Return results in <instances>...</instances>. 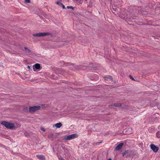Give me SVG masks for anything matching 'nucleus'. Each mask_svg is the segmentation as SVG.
<instances>
[{
    "instance_id": "obj_1",
    "label": "nucleus",
    "mask_w": 160,
    "mask_h": 160,
    "mask_svg": "<svg viewBox=\"0 0 160 160\" xmlns=\"http://www.w3.org/2000/svg\"><path fill=\"white\" fill-rule=\"evenodd\" d=\"M1 123L8 128L12 129L14 128V125L11 122L3 121Z\"/></svg>"
},
{
    "instance_id": "obj_2",
    "label": "nucleus",
    "mask_w": 160,
    "mask_h": 160,
    "mask_svg": "<svg viewBox=\"0 0 160 160\" xmlns=\"http://www.w3.org/2000/svg\"><path fill=\"white\" fill-rule=\"evenodd\" d=\"M92 64H90L89 66L87 67L84 66H80L79 67L78 66H73L71 67V69H81L82 70H84L87 68H92Z\"/></svg>"
},
{
    "instance_id": "obj_3",
    "label": "nucleus",
    "mask_w": 160,
    "mask_h": 160,
    "mask_svg": "<svg viewBox=\"0 0 160 160\" xmlns=\"http://www.w3.org/2000/svg\"><path fill=\"white\" fill-rule=\"evenodd\" d=\"M41 108L40 106H34L33 107H30L29 108V111L30 112H33L37 110H39Z\"/></svg>"
},
{
    "instance_id": "obj_4",
    "label": "nucleus",
    "mask_w": 160,
    "mask_h": 160,
    "mask_svg": "<svg viewBox=\"0 0 160 160\" xmlns=\"http://www.w3.org/2000/svg\"><path fill=\"white\" fill-rule=\"evenodd\" d=\"M49 34H50L49 33L43 32L34 33L33 34V36L34 37H41L47 36Z\"/></svg>"
},
{
    "instance_id": "obj_5",
    "label": "nucleus",
    "mask_w": 160,
    "mask_h": 160,
    "mask_svg": "<svg viewBox=\"0 0 160 160\" xmlns=\"http://www.w3.org/2000/svg\"><path fill=\"white\" fill-rule=\"evenodd\" d=\"M76 136V134H71L68 136L65 137L63 140H70L74 138Z\"/></svg>"
},
{
    "instance_id": "obj_6",
    "label": "nucleus",
    "mask_w": 160,
    "mask_h": 160,
    "mask_svg": "<svg viewBox=\"0 0 160 160\" xmlns=\"http://www.w3.org/2000/svg\"><path fill=\"white\" fill-rule=\"evenodd\" d=\"M151 149L154 152H157L159 150V148L156 147L155 145L152 144L150 146Z\"/></svg>"
},
{
    "instance_id": "obj_7",
    "label": "nucleus",
    "mask_w": 160,
    "mask_h": 160,
    "mask_svg": "<svg viewBox=\"0 0 160 160\" xmlns=\"http://www.w3.org/2000/svg\"><path fill=\"white\" fill-rule=\"evenodd\" d=\"M105 80L109 82L110 83H113L114 82L112 77L107 76L105 77Z\"/></svg>"
},
{
    "instance_id": "obj_8",
    "label": "nucleus",
    "mask_w": 160,
    "mask_h": 160,
    "mask_svg": "<svg viewBox=\"0 0 160 160\" xmlns=\"http://www.w3.org/2000/svg\"><path fill=\"white\" fill-rule=\"evenodd\" d=\"M124 144L123 143H121L119 144L115 148V149L116 151H119L122 148Z\"/></svg>"
},
{
    "instance_id": "obj_9",
    "label": "nucleus",
    "mask_w": 160,
    "mask_h": 160,
    "mask_svg": "<svg viewBox=\"0 0 160 160\" xmlns=\"http://www.w3.org/2000/svg\"><path fill=\"white\" fill-rule=\"evenodd\" d=\"M36 157L41 160H45L44 156L42 155H37Z\"/></svg>"
},
{
    "instance_id": "obj_10",
    "label": "nucleus",
    "mask_w": 160,
    "mask_h": 160,
    "mask_svg": "<svg viewBox=\"0 0 160 160\" xmlns=\"http://www.w3.org/2000/svg\"><path fill=\"white\" fill-rule=\"evenodd\" d=\"M116 8H113V10L112 12L116 15H117L118 16L120 15V13L119 12V11L117 9L115 10Z\"/></svg>"
},
{
    "instance_id": "obj_11",
    "label": "nucleus",
    "mask_w": 160,
    "mask_h": 160,
    "mask_svg": "<svg viewBox=\"0 0 160 160\" xmlns=\"http://www.w3.org/2000/svg\"><path fill=\"white\" fill-rule=\"evenodd\" d=\"M121 106V104L120 103H116L114 104H113L112 105V106H115L119 107Z\"/></svg>"
},
{
    "instance_id": "obj_12",
    "label": "nucleus",
    "mask_w": 160,
    "mask_h": 160,
    "mask_svg": "<svg viewBox=\"0 0 160 160\" xmlns=\"http://www.w3.org/2000/svg\"><path fill=\"white\" fill-rule=\"evenodd\" d=\"M34 67L36 69H38L40 68V65L38 63H36L35 64Z\"/></svg>"
},
{
    "instance_id": "obj_13",
    "label": "nucleus",
    "mask_w": 160,
    "mask_h": 160,
    "mask_svg": "<svg viewBox=\"0 0 160 160\" xmlns=\"http://www.w3.org/2000/svg\"><path fill=\"white\" fill-rule=\"evenodd\" d=\"M55 125L56 127L60 128L62 126V124L61 123H58L56 124Z\"/></svg>"
},
{
    "instance_id": "obj_14",
    "label": "nucleus",
    "mask_w": 160,
    "mask_h": 160,
    "mask_svg": "<svg viewBox=\"0 0 160 160\" xmlns=\"http://www.w3.org/2000/svg\"><path fill=\"white\" fill-rule=\"evenodd\" d=\"M102 142H93V145L94 146H97L98 145H99L100 143H102Z\"/></svg>"
},
{
    "instance_id": "obj_15",
    "label": "nucleus",
    "mask_w": 160,
    "mask_h": 160,
    "mask_svg": "<svg viewBox=\"0 0 160 160\" xmlns=\"http://www.w3.org/2000/svg\"><path fill=\"white\" fill-rule=\"evenodd\" d=\"M56 3L57 4H59V3H60V4H61V5L62 6L63 9L66 8L65 6L60 1H58L57 2H56Z\"/></svg>"
},
{
    "instance_id": "obj_16",
    "label": "nucleus",
    "mask_w": 160,
    "mask_h": 160,
    "mask_svg": "<svg viewBox=\"0 0 160 160\" xmlns=\"http://www.w3.org/2000/svg\"><path fill=\"white\" fill-rule=\"evenodd\" d=\"M156 136L157 137L160 138V132H157Z\"/></svg>"
},
{
    "instance_id": "obj_17",
    "label": "nucleus",
    "mask_w": 160,
    "mask_h": 160,
    "mask_svg": "<svg viewBox=\"0 0 160 160\" xmlns=\"http://www.w3.org/2000/svg\"><path fill=\"white\" fill-rule=\"evenodd\" d=\"M67 8L68 9H72L74 10L75 7H73L72 6H67Z\"/></svg>"
},
{
    "instance_id": "obj_18",
    "label": "nucleus",
    "mask_w": 160,
    "mask_h": 160,
    "mask_svg": "<svg viewBox=\"0 0 160 160\" xmlns=\"http://www.w3.org/2000/svg\"><path fill=\"white\" fill-rule=\"evenodd\" d=\"M24 49L26 50L28 52H31V50L29 49L26 47H24Z\"/></svg>"
},
{
    "instance_id": "obj_19",
    "label": "nucleus",
    "mask_w": 160,
    "mask_h": 160,
    "mask_svg": "<svg viewBox=\"0 0 160 160\" xmlns=\"http://www.w3.org/2000/svg\"><path fill=\"white\" fill-rule=\"evenodd\" d=\"M30 2V1H25L24 3H29Z\"/></svg>"
},
{
    "instance_id": "obj_20",
    "label": "nucleus",
    "mask_w": 160,
    "mask_h": 160,
    "mask_svg": "<svg viewBox=\"0 0 160 160\" xmlns=\"http://www.w3.org/2000/svg\"><path fill=\"white\" fill-rule=\"evenodd\" d=\"M129 77L131 79H132V80H134V79L132 77V76H131V75H129Z\"/></svg>"
},
{
    "instance_id": "obj_21",
    "label": "nucleus",
    "mask_w": 160,
    "mask_h": 160,
    "mask_svg": "<svg viewBox=\"0 0 160 160\" xmlns=\"http://www.w3.org/2000/svg\"><path fill=\"white\" fill-rule=\"evenodd\" d=\"M128 153V151H125L123 153V155H124Z\"/></svg>"
},
{
    "instance_id": "obj_22",
    "label": "nucleus",
    "mask_w": 160,
    "mask_h": 160,
    "mask_svg": "<svg viewBox=\"0 0 160 160\" xmlns=\"http://www.w3.org/2000/svg\"><path fill=\"white\" fill-rule=\"evenodd\" d=\"M41 129L43 131L45 132V129L43 128H41Z\"/></svg>"
},
{
    "instance_id": "obj_23",
    "label": "nucleus",
    "mask_w": 160,
    "mask_h": 160,
    "mask_svg": "<svg viewBox=\"0 0 160 160\" xmlns=\"http://www.w3.org/2000/svg\"><path fill=\"white\" fill-rule=\"evenodd\" d=\"M78 1V2H77L79 3V4H81L82 2V1L80 0V1Z\"/></svg>"
},
{
    "instance_id": "obj_24",
    "label": "nucleus",
    "mask_w": 160,
    "mask_h": 160,
    "mask_svg": "<svg viewBox=\"0 0 160 160\" xmlns=\"http://www.w3.org/2000/svg\"><path fill=\"white\" fill-rule=\"evenodd\" d=\"M158 128L159 130H160V125L158 126Z\"/></svg>"
},
{
    "instance_id": "obj_25",
    "label": "nucleus",
    "mask_w": 160,
    "mask_h": 160,
    "mask_svg": "<svg viewBox=\"0 0 160 160\" xmlns=\"http://www.w3.org/2000/svg\"><path fill=\"white\" fill-rule=\"evenodd\" d=\"M28 69H30V66H28Z\"/></svg>"
},
{
    "instance_id": "obj_26",
    "label": "nucleus",
    "mask_w": 160,
    "mask_h": 160,
    "mask_svg": "<svg viewBox=\"0 0 160 160\" xmlns=\"http://www.w3.org/2000/svg\"><path fill=\"white\" fill-rule=\"evenodd\" d=\"M58 4L59 6H62L61 5V4H60V3H59V4Z\"/></svg>"
},
{
    "instance_id": "obj_27",
    "label": "nucleus",
    "mask_w": 160,
    "mask_h": 160,
    "mask_svg": "<svg viewBox=\"0 0 160 160\" xmlns=\"http://www.w3.org/2000/svg\"><path fill=\"white\" fill-rule=\"evenodd\" d=\"M61 160H65L63 158H62V159H61Z\"/></svg>"
},
{
    "instance_id": "obj_28",
    "label": "nucleus",
    "mask_w": 160,
    "mask_h": 160,
    "mask_svg": "<svg viewBox=\"0 0 160 160\" xmlns=\"http://www.w3.org/2000/svg\"><path fill=\"white\" fill-rule=\"evenodd\" d=\"M108 160H112L111 158H109Z\"/></svg>"
},
{
    "instance_id": "obj_29",
    "label": "nucleus",
    "mask_w": 160,
    "mask_h": 160,
    "mask_svg": "<svg viewBox=\"0 0 160 160\" xmlns=\"http://www.w3.org/2000/svg\"><path fill=\"white\" fill-rule=\"evenodd\" d=\"M158 108L159 109H160V107H158Z\"/></svg>"
},
{
    "instance_id": "obj_30",
    "label": "nucleus",
    "mask_w": 160,
    "mask_h": 160,
    "mask_svg": "<svg viewBox=\"0 0 160 160\" xmlns=\"http://www.w3.org/2000/svg\"><path fill=\"white\" fill-rule=\"evenodd\" d=\"M35 68H34L33 67V69H34V71H35V70H34Z\"/></svg>"
},
{
    "instance_id": "obj_31",
    "label": "nucleus",
    "mask_w": 160,
    "mask_h": 160,
    "mask_svg": "<svg viewBox=\"0 0 160 160\" xmlns=\"http://www.w3.org/2000/svg\"><path fill=\"white\" fill-rule=\"evenodd\" d=\"M152 130H153L152 129V130H151L150 131L152 132Z\"/></svg>"
}]
</instances>
